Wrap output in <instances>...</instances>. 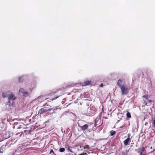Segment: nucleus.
<instances>
[{
  "label": "nucleus",
  "instance_id": "obj_1",
  "mask_svg": "<svg viewBox=\"0 0 155 155\" xmlns=\"http://www.w3.org/2000/svg\"><path fill=\"white\" fill-rule=\"evenodd\" d=\"M96 109L94 107H88L87 110L86 115L88 116H92L95 114Z\"/></svg>",
  "mask_w": 155,
  "mask_h": 155
},
{
  "label": "nucleus",
  "instance_id": "obj_2",
  "mask_svg": "<svg viewBox=\"0 0 155 155\" xmlns=\"http://www.w3.org/2000/svg\"><path fill=\"white\" fill-rule=\"evenodd\" d=\"M15 103L14 101L11 102L8 101L5 105L6 110H9L15 106Z\"/></svg>",
  "mask_w": 155,
  "mask_h": 155
},
{
  "label": "nucleus",
  "instance_id": "obj_3",
  "mask_svg": "<svg viewBox=\"0 0 155 155\" xmlns=\"http://www.w3.org/2000/svg\"><path fill=\"white\" fill-rule=\"evenodd\" d=\"M84 122L83 121L80 120L78 123L79 127L81 128V129L83 131H85L88 128V126L87 124L83 125L82 123Z\"/></svg>",
  "mask_w": 155,
  "mask_h": 155
},
{
  "label": "nucleus",
  "instance_id": "obj_4",
  "mask_svg": "<svg viewBox=\"0 0 155 155\" xmlns=\"http://www.w3.org/2000/svg\"><path fill=\"white\" fill-rule=\"evenodd\" d=\"M120 88L121 90L122 95H126L128 92V89L127 86H125L124 85H122V86Z\"/></svg>",
  "mask_w": 155,
  "mask_h": 155
},
{
  "label": "nucleus",
  "instance_id": "obj_5",
  "mask_svg": "<svg viewBox=\"0 0 155 155\" xmlns=\"http://www.w3.org/2000/svg\"><path fill=\"white\" fill-rule=\"evenodd\" d=\"M18 93L19 94L22 93L23 96L25 97H27L30 95L29 93L25 91V90L23 88L20 89Z\"/></svg>",
  "mask_w": 155,
  "mask_h": 155
},
{
  "label": "nucleus",
  "instance_id": "obj_6",
  "mask_svg": "<svg viewBox=\"0 0 155 155\" xmlns=\"http://www.w3.org/2000/svg\"><path fill=\"white\" fill-rule=\"evenodd\" d=\"M8 98V101L12 102V101H14L16 98V97L14 94L11 92Z\"/></svg>",
  "mask_w": 155,
  "mask_h": 155
},
{
  "label": "nucleus",
  "instance_id": "obj_7",
  "mask_svg": "<svg viewBox=\"0 0 155 155\" xmlns=\"http://www.w3.org/2000/svg\"><path fill=\"white\" fill-rule=\"evenodd\" d=\"M127 136V138L125 140L124 142V144L125 146L128 145L129 144V142L131 140V138H130V134H128Z\"/></svg>",
  "mask_w": 155,
  "mask_h": 155
},
{
  "label": "nucleus",
  "instance_id": "obj_8",
  "mask_svg": "<svg viewBox=\"0 0 155 155\" xmlns=\"http://www.w3.org/2000/svg\"><path fill=\"white\" fill-rule=\"evenodd\" d=\"M44 108L47 110V112L51 111L53 109V107L48 105H46Z\"/></svg>",
  "mask_w": 155,
  "mask_h": 155
},
{
  "label": "nucleus",
  "instance_id": "obj_9",
  "mask_svg": "<svg viewBox=\"0 0 155 155\" xmlns=\"http://www.w3.org/2000/svg\"><path fill=\"white\" fill-rule=\"evenodd\" d=\"M47 112V111L44 107L43 108L39 110L38 114H42L45 113H46Z\"/></svg>",
  "mask_w": 155,
  "mask_h": 155
},
{
  "label": "nucleus",
  "instance_id": "obj_10",
  "mask_svg": "<svg viewBox=\"0 0 155 155\" xmlns=\"http://www.w3.org/2000/svg\"><path fill=\"white\" fill-rule=\"evenodd\" d=\"M10 93L11 92L9 91L3 92L2 93V96L3 98H5L7 97H8Z\"/></svg>",
  "mask_w": 155,
  "mask_h": 155
},
{
  "label": "nucleus",
  "instance_id": "obj_11",
  "mask_svg": "<svg viewBox=\"0 0 155 155\" xmlns=\"http://www.w3.org/2000/svg\"><path fill=\"white\" fill-rule=\"evenodd\" d=\"M143 104L145 105L149 106L150 105V104L152 102V101L150 100H148L147 101H146L143 100Z\"/></svg>",
  "mask_w": 155,
  "mask_h": 155
},
{
  "label": "nucleus",
  "instance_id": "obj_12",
  "mask_svg": "<svg viewBox=\"0 0 155 155\" xmlns=\"http://www.w3.org/2000/svg\"><path fill=\"white\" fill-rule=\"evenodd\" d=\"M123 82V80L119 79L118 80L117 84L118 86L119 87H120L122 86V83Z\"/></svg>",
  "mask_w": 155,
  "mask_h": 155
},
{
  "label": "nucleus",
  "instance_id": "obj_13",
  "mask_svg": "<svg viewBox=\"0 0 155 155\" xmlns=\"http://www.w3.org/2000/svg\"><path fill=\"white\" fill-rule=\"evenodd\" d=\"M138 150H139V151L138 152V153H143V152L144 151L145 148L142 147L141 148H138Z\"/></svg>",
  "mask_w": 155,
  "mask_h": 155
},
{
  "label": "nucleus",
  "instance_id": "obj_14",
  "mask_svg": "<svg viewBox=\"0 0 155 155\" xmlns=\"http://www.w3.org/2000/svg\"><path fill=\"white\" fill-rule=\"evenodd\" d=\"M91 84V81H87L85 82L83 85V86H86L87 85L90 84Z\"/></svg>",
  "mask_w": 155,
  "mask_h": 155
},
{
  "label": "nucleus",
  "instance_id": "obj_15",
  "mask_svg": "<svg viewBox=\"0 0 155 155\" xmlns=\"http://www.w3.org/2000/svg\"><path fill=\"white\" fill-rule=\"evenodd\" d=\"M150 97V95H145L143 96V97H144L145 99H146L147 100H149Z\"/></svg>",
  "mask_w": 155,
  "mask_h": 155
},
{
  "label": "nucleus",
  "instance_id": "obj_16",
  "mask_svg": "<svg viewBox=\"0 0 155 155\" xmlns=\"http://www.w3.org/2000/svg\"><path fill=\"white\" fill-rule=\"evenodd\" d=\"M100 117H97L95 120V121L96 123H98L100 121Z\"/></svg>",
  "mask_w": 155,
  "mask_h": 155
},
{
  "label": "nucleus",
  "instance_id": "obj_17",
  "mask_svg": "<svg viewBox=\"0 0 155 155\" xmlns=\"http://www.w3.org/2000/svg\"><path fill=\"white\" fill-rule=\"evenodd\" d=\"M110 135L111 136H113L116 133V132L112 130L110 132Z\"/></svg>",
  "mask_w": 155,
  "mask_h": 155
},
{
  "label": "nucleus",
  "instance_id": "obj_18",
  "mask_svg": "<svg viewBox=\"0 0 155 155\" xmlns=\"http://www.w3.org/2000/svg\"><path fill=\"white\" fill-rule=\"evenodd\" d=\"M81 147H83L84 149H88L89 148V146L87 145H85L84 147L80 146V147L81 148Z\"/></svg>",
  "mask_w": 155,
  "mask_h": 155
},
{
  "label": "nucleus",
  "instance_id": "obj_19",
  "mask_svg": "<svg viewBox=\"0 0 155 155\" xmlns=\"http://www.w3.org/2000/svg\"><path fill=\"white\" fill-rule=\"evenodd\" d=\"M126 115L127 117L130 118L131 117L130 114L129 112H127L126 114Z\"/></svg>",
  "mask_w": 155,
  "mask_h": 155
},
{
  "label": "nucleus",
  "instance_id": "obj_20",
  "mask_svg": "<svg viewBox=\"0 0 155 155\" xmlns=\"http://www.w3.org/2000/svg\"><path fill=\"white\" fill-rule=\"evenodd\" d=\"M65 150V149L64 148H61L59 149V151L61 152H64Z\"/></svg>",
  "mask_w": 155,
  "mask_h": 155
},
{
  "label": "nucleus",
  "instance_id": "obj_21",
  "mask_svg": "<svg viewBox=\"0 0 155 155\" xmlns=\"http://www.w3.org/2000/svg\"><path fill=\"white\" fill-rule=\"evenodd\" d=\"M22 77H20L19 78V81L20 82L21 81H22Z\"/></svg>",
  "mask_w": 155,
  "mask_h": 155
},
{
  "label": "nucleus",
  "instance_id": "obj_22",
  "mask_svg": "<svg viewBox=\"0 0 155 155\" xmlns=\"http://www.w3.org/2000/svg\"><path fill=\"white\" fill-rule=\"evenodd\" d=\"M59 96H60V95H59V96H57L56 97H54V98H53L52 99V100H55V99H56L57 98H58L59 97Z\"/></svg>",
  "mask_w": 155,
  "mask_h": 155
},
{
  "label": "nucleus",
  "instance_id": "obj_23",
  "mask_svg": "<svg viewBox=\"0 0 155 155\" xmlns=\"http://www.w3.org/2000/svg\"><path fill=\"white\" fill-rule=\"evenodd\" d=\"M153 127H154L155 129V118H154V120H153Z\"/></svg>",
  "mask_w": 155,
  "mask_h": 155
},
{
  "label": "nucleus",
  "instance_id": "obj_24",
  "mask_svg": "<svg viewBox=\"0 0 155 155\" xmlns=\"http://www.w3.org/2000/svg\"><path fill=\"white\" fill-rule=\"evenodd\" d=\"M125 126V125H123L122 127H120L119 128V130H121V128Z\"/></svg>",
  "mask_w": 155,
  "mask_h": 155
},
{
  "label": "nucleus",
  "instance_id": "obj_25",
  "mask_svg": "<svg viewBox=\"0 0 155 155\" xmlns=\"http://www.w3.org/2000/svg\"><path fill=\"white\" fill-rule=\"evenodd\" d=\"M78 155H87V153H81V154H80Z\"/></svg>",
  "mask_w": 155,
  "mask_h": 155
},
{
  "label": "nucleus",
  "instance_id": "obj_26",
  "mask_svg": "<svg viewBox=\"0 0 155 155\" xmlns=\"http://www.w3.org/2000/svg\"><path fill=\"white\" fill-rule=\"evenodd\" d=\"M68 150L69 151H70L71 152H73L71 151V149L69 148V147H68Z\"/></svg>",
  "mask_w": 155,
  "mask_h": 155
},
{
  "label": "nucleus",
  "instance_id": "obj_27",
  "mask_svg": "<svg viewBox=\"0 0 155 155\" xmlns=\"http://www.w3.org/2000/svg\"><path fill=\"white\" fill-rule=\"evenodd\" d=\"M54 153V151L53 150L51 149L50 150V153Z\"/></svg>",
  "mask_w": 155,
  "mask_h": 155
},
{
  "label": "nucleus",
  "instance_id": "obj_28",
  "mask_svg": "<svg viewBox=\"0 0 155 155\" xmlns=\"http://www.w3.org/2000/svg\"><path fill=\"white\" fill-rule=\"evenodd\" d=\"M103 86V84H101L100 85V87H102Z\"/></svg>",
  "mask_w": 155,
  "mask_h": 155
},
{
  "label": "nucleus",
  "instance_id": "obj_29",
  "mask_svg": "<svg viewBox=\"0 0 155 155\" xmlns=\"http://www.w3.org/2000/svg\"><path fill=\"white\" fill-rule=\"evenodd\" d=\"M21 125L20 126L18 127V129H20L21 128Z\"/></svg>",
  "mask_w": 155,
  "mask_h": 155
},
{
  "label": "nucleus",
  "instance_id": "obj_30",
  "mask_svg": "<svg viewBox=\"0 0 155 155\" xmlns=\"http://www.w3.org/2000/svg\"><path fill=\"white\" fill-rule=\"evenodd\" d=\"M74 86V84H71V85H70V86H71V87H73V86Z\"/></svg>",
  "mask_w": 155,
  "mask_h": 155
},
{
  "label": "nucleus",
  "instance_id": "obj_31",
  "mask_svg": "<svg viewBox=\"0 0 155 155\" xmlns=\"http://www.w3.org/2000/svg\"><path fill=\"white\" fill-rule=\"evenodd\" d=\"M3 153V151H1V150H0V153Z\"/></svg>",
  "mask_w": 155,
  "mask_h": 155
},
{
  "label": "nucleus",
  "instance_id": "obj_32",
  "mask_svg": "<svg viewBox=\"0 0 155 155\" xmlns=\"http://www.w3.org/2000/svg\"><path fill=\"white\" fill-rule=\"evenodd\" d=\"M140 155H144V154H143V153H140Z\"/></svg>",
  "mask_w": 155,
  "mask_h": 155
}]
</instances>
